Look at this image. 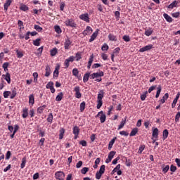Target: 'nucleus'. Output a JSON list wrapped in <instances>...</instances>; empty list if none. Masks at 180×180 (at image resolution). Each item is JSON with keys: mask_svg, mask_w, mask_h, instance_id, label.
Here are the masks:
<instances>
[{"mask_svg": "<svg viewBox=\"0 0 180 180\" xmlns=\"http://www.w3.org/2000/svg\"><path fill=\"white\" fill-rule=\"evenodd\" d=\"M58 70H60V66H56V68L53 72V78L58 77V74H60V72H58Z\"/></svg>", "mask_w": 180, "mask_h": 180, "instance_id": "32", "label": "nucleus"}, {"mask_svg": "<svg viewBox=\"0 0 180 180\" xmlns=\"http://www.w3.org/2000/svg\"><path fill=\"white\" fill-rule=\"evenodd\" d=\"M11 91H6L4 92L3 95H4V98H9V95H11Z\"/></svg>", "mask_w": 180, "mask_h": 180, "instance_id": "58", "label": "nucleus"}, {"mask_svg": "<svg viewBox=\"0 0 180 180\" xmlns=\"http://www.w3.org/2000/svg\"><path fill=\"white\" fill-rule=\"evenodd\" d=\"M18 27H20V28H19V29H20V32L22 31V29H25V27H23V21L19 20L18 21Z\"/></svg>", "mask_w": 180, "mask_h": 180, "instance_id": "40", "label": "nucleus"}, {"mask_svg": "<svg viewBox=\"0 0 180 180\" xmlns=\"http://www.w3.org/2000/svg\"><path fill=\"white\" fill-rule=\"evenodd\" d=\"M53 86H54V83L53 82H49L46 84V89H51V88H53Z\"/></svg>", "mask_w": 180, "mask_h": 180, "instance_id": "50", "label": "nucleus"}, {"mask_svg": "<svg viewBox=\"0 0 180 180\" xmlns=\"http://www.w3.org/2000/svg\"><path fill=\"white\" fill-rule=\"evenodd\" d=\"M11 4H12V0L6 1V3L4 4V11H8V8L11 6Z\"/></svg>", "mask_w": 180, "mask_h": 180, "instance_id": "21", "label": "nucleus"}, {"mask_svg": "<svg viewBox=\"0 0 180 180\" xmlns=\"http://www.w3.org/2000/svg\"><path fill=\"white\" fill-rule=\"evenodd\" d=\"M97 109H101L102 108V105H103V102L101 100H97Z\"/></svg>", "mask_w": 180, "mask_h": 180, "instance_id": "57", "label": "nucleus"}, {"mask_svg": "<svg viewBox=\"0 0 180 180\" xmlns=\"http://www.w3.org/2000/svg\"><path fill=\"white\" fill-rule=\"evenodd\" d=\"M28 112H29V108H25L22 109V117H23V119H26V117H27V116H29Z\"/></svg>", "mask_w": 180, "mask_h": 180, "instance_id": "15", "label": "nucleus"}, {"mask_svg": "<svg viewBox=\"0 0 180 180\" xmlns=\"http://www.w3.org/2000/svg\"><path fill=\"white\" fill-rule=\"evenodd\" d=\"M153 49V44L147 45L144 47H142L139 49L140 53H144V51H148Z\"/></svg>", "mask_w": 180, "mask_h": 180, "instance_id": "9", "label": "nucleus"}, {"mask_svg": "<svg viewBox=\"0 0 180 180\" xmlns=\"http://www.w3.org/2000/svg\"><path fill=\"white\" fill-rule=\"evenodd\" d=\"M168 98H169V94H168V93H166V94L163 96L162 98L160 99V103H162V105L163 103H165V101H167V99H168Z\"/></svg>", "mask_w": 180, "mask_h": 180, "instance_id": "22", "label": "nucleus"}, {"mask_svg": "<svg viewBox=\"0 0 180 180\" xmlns=\"http://www.w3.org/2000/svg\"><path fill=\"white\" fill-rule=\"evenodd\" d=\"M88 171H89V168L88 167H83L82 169H81V172L83 175H85V174H86V172H88Z\"/></svg>", "mask_w": 180, "mask_h": 180, "instance_id": "54", "label": "nucleus"}, {"mask_svg": "<svg viewBox=\"0 0 180 180\" xmlns=\"http://www.w3.org/2000/svg\"><path fill=\"white\" fill-rule=\"evenodd\" d=\"M168 171H169V165H166V166L163 165L162 166V172H164V174H167L168 172Z\"/></svg>", "mask_w": 180, "mask_h": 180, "instance_id": "45", "label": "nucleus"}, {"mask_svg": "<svg viewBox=\"0 0 180 180\" xmlns=\"http://www.w3.org/2000/svg\"><path fill=\"white\" fill-rule=\"evenodd\" d=\"M99 116L101 123H105V122H106V115L103 114V111H100L98 112V114L96 115V117H99Z\"/></svg>", "mask_w": 180, "mask_h": 180, "instance_id": "3", "label": "nucleus"}, {"mask_svg": "<svg viewBox=\"0 0 180 180\" xmlns=\"http://www.w3.org/2000/svg\"><path fill=\"white\" fill-rule=\"evenodd\" d=\"M71 43L72 42L69 38L65 40V43H64L65 50H70V48L71 47Z\"/></svg>", "mask_w": 180, "mask_h": 180, "instance_id": "11", "label": "nucleus"}, {"mask_svg": "<svg viewBox=\"0 0 180 180\" xmlns=\"http://www.w3.org/2000/svg\"><path fill=\"white\" fill-rule=\"evenodd\" d=\"M168 134H169V133L168 132V129H165L163 131V134H162L163 140H167V139L168 138Z\"/></svg>", "mask_w": 180, "mask_h": 180, "instance_id": "35", "label": "nucleus"}, {"mask_svg": "<svg viewBox=\"0 0 180 180\" xmlns=\"http://www.w3.org/2000/svg\"><path fill=\"white\" fill-rule=\"evenodd\" d=\"M105 165H101L98 172H100V173H101L103 174H105Z\"/></svg>", "mask_w": 180, "mask_h": 180, "instance_id": "59", "label": "nucleus"}, {"mask_svg": "<svg viewBox=\"0 0 180 180\" xmlns=\"http://www.w3.org/2000/svg\"><path fill=\"white\" fill-rule=\"evenodd\" d=\"M65 176V174L61 171L56 172L55 174V178L56 179H58V180H64Z\"/></svg>", "mask_w": 180, "mask_h": 180, "instance_id": "7", "label": "nucleus"}, {"mask_svg": "<svg viewBox=\"0 0 180 180\" xmlns=\"http://www.w3.org/2000/svg\"><path fill=\"white\" fill-rule=\"evenodd\" d=\"M43 49H44V46H41L37 49V53H36V56H37V57L41 56V54L43 53Z\"/></svg>", "mask_w": 180, "mask_h": 180, "instance_id": "36", "label": "nucleus"}, {"mask_svg": "<svg viewBox=\"0 0 180 180\" xmlns=\"http://www.w3.org/2000/svg\"><path fill=\"white\" fill-rule=\"evenodd\" d=\"M51 75V68H50V65H47L45 68V77H49Z\"/></svg>", "mask_w": 180, "mask_h": 180, "instance_id": "12", "label": "nucleus"}, {"mask_svg": "<svg viewBox=\"0 0 180 180\" xmlns=\"http://www.w3.org/2000/svg\"><path fill=\"white\" fill-rule=\"evenodd\" d=\"M147 94H148V91H145L143 94L141 95V101H146V98H147Z\"/></svg>", "mask_w": 180, "mask_h": 180, "instance_id": "56", "label": "nucleus"}, {"mask_svg": "<svg viewBox=\"0 0 180 180\" xmlns=\"http://www.w3.org/2000/svg\"><path fill=\"white\" fill-rule=\"evenodd\" d=\"M46 120H47L48 123H50V124H51V123H53V113L50 112Z\"/></svg>", "mask_w": 180, "mask_h": 180, "instance_id": "34", "label": "nucleus"}, {"mask_svg": "<svg viewBox=\"0 0 180 180\" xmlns=\"http://www.w3.org/2000/svg\"><path fill=\"white\" fill-rule=\"evenodd\" d=\"M102 175H103L102 173L97 172L96 173V179H101V178H102Z\"/></svg>", "mask_w": 180, "mask_h": 180, "instance_id": "60", "label": "nucleus"}, {"mask_svg": "<svg viewBox=\"0 0 180 180\" xmlns=\"http://www.w3.org/2000/svg\"><path fill=\"white\" fill-rule=\"evenodd\" d=\"M40 41H41V39H40V38H38V39L34 40L33 41L34 46H40Z\"/></svg>", "mask_w": 180, "mask_h": 180, "instance_id": "39", "label": "nucleus"}, {"mask_svg": "<svg viewBox=\"0 0 180 180\" xmlns=\"http://www.w3.org/2000/svg\"><path fill=\"white\" fill-rule=\"evenodd\" d=\"M104 95H105V91L103 90H100L97 96V101H102V99H103Z\"/></svg>", "mask_w": 180, "mask_h": 180, "instance_id": "19", "label": "nucleus"}, {"mask_svg": "<svg viewBox=\"0 0 180 180\" xmlns=\"http://www.w3.org/2000/svg\"><path fill=\"white\" fill-rule=\"evenodd\" d=\"M115 155H116V152L111 151L109 153L108 158L112 160H113V157H115Z\"/></svg>", "mask_w": 180, "mask_h": 180, "instance_id": "43", "label": "nucleus"}, {"mask_svg": "<svg viewBox=\"0 0 180 180\" xmlns=\"http://www.w3.org/2000/svg\"><path fill=\"white\" fill-rule=\"evenodd\" d=\"M2 77L4 78L5 81L7 82V84H11V74L9 72H6V75H3Z\"/></svg>", "mask_w": 180, "mask_h": 180, "instance_id": "14", "label": "nucleus"}, {"mask_svg": "<svg viewBox=\"0 0 180 180\" xmlns=\"http://www.w3.org/2000/svg\"><path fill=\"white\" fill-rule=\"evenodd\" d=\"M34 29L37 30V32H41V30H43V28L37 25H34Z\"/></svg>", "mask_w": 180, "mask_h": 180, "instance_id": "64", "label": "nucleus"}, {"mask_svg": "<svg viewBox=\"0 0 180 180\" xmlns=\"http://www.w3.org/2000/svg\"><path fill=\"white\" fill-rule=\"evenodd\" d=\"M161 86H158L157 87V92H156V95H155V98H160V94H161Z\"/></svg>", "mask_w": 180, "mask_h": 180, "instance_id": "38", "label": "nucleus"}, {"mask_svg": "<svg viewBox=\"0 0 180 180\" xmlns=\"http://www.w3.org/2000/svg\"><path fill=\"white\" fill-rule=\"evenodd\" d=\"M122 39L124 41H130V37L129 35H124Z\"/></svg>", "mask_w": 180, "mask_h": 180, "instance_id": "62", "label": "nucleus"}, {"mask_svg": "<svg viewBox=\"0 0 180 180\" xmlns=\"http://www.w3.org/2000/svg\"><path fill=\"white\" fill-rule=\"evenodd\" d=\"M29 103L30 105H32V106L34 105V96H33V94L29 96Z\"/></svg>", "mask_w": 180, "mask_h": 180, "instance_id": "29", "label": "nucleus"}, {"mask_svg": "<svg viewBox=\"0 0 180 180\" xmlns=\"http://www.w3.org/2000/svg\"><path fill=\"white\" fill-rule=\"evenodd\" d=\"M25 166H26V158H23L22 159V162H21V165H20V168L22 169H23V168H25Z\"/></svg>", "mask_w": 180, "mask_h": 180, "instance_id": "46", "label": "nucleus"}, {"mask_svg": "<svg viewBox=\"0 0 180 180\" xmlns=\"http://www.w3.org/2000/svg\"><path fill=\"white\" fill-rule=\"evenodd\" d=\"M144 148H146L145 145H141L139 146V150H138V154H141L143 151H144Z\"/></svg>", "mask_w": 180, "mask_h": 180, "instance_id": "49", "label": "nucleus"}, {"mask_svg": "<svg viewBox=\"0 0 180 180\" xmlns=\"http://www.w3.org/2000/svg\"><path fill=\"white\" fill-rule=\"evenodd\" d=\"M120 169V164L117 165L112 171L111 174L112 175H113V174H115V172H117V171Z\"/></svg>", "mask_w": 180, "mask_h": 180, "instance_id": "51", "label": "nucleus"}, {"mask_svg": "<svg viewBox=\"0 0 180 180\" xmlns=\"http://www.w3.org/2000/svg\"><path fill=\"white\" fill-rule=\"evenodd\" d=\"M179 119H180V112H178L175 116L176 123H178L179 122Z\"/></svg>", "mask_w": 180, "mask_h": 180, "instance_id": "63", "label": "nucleus"}, {"mask_svg": "<svg viewBox=\"0 0 180 180\" xmlns=\"http://www.w3.org/2000/svg\"><path fill=\"white\" fill-rule=\"evenodd\" d=\"M72 133L73 134H79V127L77 126L74 127Z\"/></svg>", "mask_w": 180, "mask_h": 180, "instance_id": "41", "label": "nucleus"}, {"mask_svg": "<svg viewBox=\"0 0 180 180\" xmlns=\"http://www.w3.org/2000/svg\"><path fill=\"white\" fill-rule=\"evenodd\" d=\"M20 10L23 11V12H26V11H29V7L25 4L20 6Z\"/></svg>", "mask_w": 180, "mask_h": 180, "instance_id": "52", "label": "nucleus"}, {"mask_svg": "<svg viewBox=\"0 0 180 180\" xmlns=\"http://www.w3.org/2000/svg\"><path fill=\"white\" fill-rule=\"evenodd\" d=\"M179 96H180V92H178L172 103V108H175V106H176V103H178V99H179Z\"/></svg>", "mask_w": 180, "mask_h": 180, "instance_id": "13", "label": "nucleus"}, {"mask_svg": "<svg viewBox=\"0 0 180 180\" xmlns=\"http://www.w3.org/2000/svg\"><path fill=\"white\" fill-rule=\"evenodd\" d=\"M46 108H47V105H43L42 106L39 107L37 108V113H39V115H41L44 109H46Z\"/></svg>", "mask_w": 180, "mask_h": 180, "instance_id": "26", "label": "nucleus"}, {"mask_svg": "<svg viewBox=\"0 0 180 180\" xmlns=\"http://www.w3.org/2000/svg\"><path fill=\"white\" fill-rule=\"evenodd\" d=\"M75 58H76V61H79L82 58V52L76 53Z\"/></svg>", "mask_w": 180, "mask_h": 180, "instance_id": "31", "label": "nucleus"}, {"mask_svg": "<svg viewBox=\"0 0 180 180\" xmlns=\"http://www.w3.org/2000/svg\"><path fill=\"white\" fill-rule=\"evenodd\" d=\"M127 117H125L124 119H122L120 125L118 126L117 130H121V129H123V127H124V124H126V120H127Z\"/></svg>", "mask_w": 180, "mask_h": 180, "instance_id": "17", "label": "nucleus"}, {"mask_svg": "<svg viewBox=\"0 0 180 180\" xmlns=\"http://www.w3.org/2000/svg\"><path fill=\"white\" fill-rule=\"evenodd\" d=\"M85 106H86L85 101H83L80 103V112H84V110H85Z\"/></svg>", "mask_w": 180, "mask_h": 180, "instance_id": "47", "label": "nucleus"}, {"mask_svg": "<svg viewBox=\"0 0 180 180\" xmlns=\"http://www.w3.org/2000/svg\"><path fill=\"white\" fill-rule=\"evenodd\" d=\"M78 74H79V71H78L77 68H74L72 70V75H74L75 77H78Z\"/></svg>", "mask_w": 180, "mask_h": 180, "instance_id": "55", "label": "nucleus"}, {"mask_svg": "<svg viewBox=\"0 0 180 180\" xmlns=\"http://www.w3.org/2000/svg\"><path fill=\"white\" fill-rule=\"evenodd\" d=\"M151 34H153V29L149 28L148 30L145 31V35L146 36H151Z\"/></svg>", "mask_w": 180, "mask_h": 180, "instance_id": "42", "label": "nucleus"}, {"mask_svg": "<svg viewBox=\"0 0 180 180\" xmlns=\"http://www.w3.org/2000/svg\"><path fill=\"white\" fill-rule=\"evenodd\" d=\"M79 18V19H81V20H84V22H86V23H89L90 22L89 15L88 14V13L81 14Z\"/></svg>", "mask_w": 180, "mask_h": 180, "instance_id": "5", "label": "nucleus"}, {"mask_svg": "<svg viewBox=\"0 0 180 180\" xmlns=\"http://www.w3.org/2000/svg\"><path fill=\"white\" fill-rule=\"evenodd\" d=\"M63 96H64V94H63V92L59 93L56 98V102H61Z\"/></svg>", "mask_w": 180, "mask_h": 180, "instance_id": "24", "label": "nucleus"}, {"mask_svg": "<svg viewBox=\"0 0 180 180\" xmlns=\"http://www.w3.org/2000/svg\"><path fill=\"white\" fill-rule=\"evenodd\" d=\"M102 51H108L109 50V46L106 43L103 44L101 47Z\"/></svg>", "mask_w": 180, "mask_h": 180, "instance_id": "44", "label": "nucleus"}, {"mask_svg": "<svg viewBox=\"0 0 180 180\" xmlns=\"http://www.w3.org/2000/svg\"><path fill=\"white\" fill-rule=\"evenodd\" d=\"M137 133H139V128H134L131 133L129 134L130 137H133L134 136H136V134H137Z\"/></svg>", "mask_w": 180, "mask_h": 180, "instance_id": "28", "label": "nucleus"}, {"mask_svg": "<svg viewBox=\"0 0 180 180\" xmlns=\"http://www.w3.org/2000/svg\"><path fill=\"white\" fill-rule=\"evenodd\" d=\"M163 17L167 20V22H169V23H171V22H172V18H171V16H169L168 14L164 13Z\"/></svg>", "mask_w": 180, "mask_h": 180, "instance_id": "30", "label": "nucleus"}, {"mask_svg": "<svg viewBox=\"0 0 180 180\" xmlns=\"http://www.w3.org/2000/svg\"><path fill=\"white\" fill-rule=\"evenodd\" d=\"M57 53H58V49L57 48H53L50 51V54L51 57H54L57 55Z\"/></svg>", "mask_w": 180, "mask_h": 180, "instance_id": "27", "label": "nucleus"}, {"mask_svg": "<svg viewBox=\"0 0 180 180\" xmlns=\"http://www.w3.org/2000/svg\"><path fill=\"white\" fill-rule=\"evenodd\" d=\"M65 24L67 26H70V27H77V24L75 23V21L72 19H68L65 21Z\"/></svg>", "mask_w": 180, "mask_h": 180, "instance_id": "6", "label": "nucleus"}, {"mask_svg": "<svg viewBox=\"0 0 180 180\" xmlns=\"http://www.w3.org/2000/svg\"><path fill=\"white\" fill-rule=\"evenodd\" d=\"M93 32L92 27L90 26H87L86 29L83 31L84 36H88L89 34H91Z\"/></svg>", "mask_w": 180, "mask_h": 180, "instance_id": "8", "label": "nucleus"}, {"mask_svg": "<svg viewBox=\"0 0 180 180\" xmlns=\"http://www.w3.org/2000/svg\"><path fill=\"white\" fill-rule=\"evenodd\" d=\"M89 77H91V73L86 72V74H84L83 77V82H88Z\"/></svg>", "mask_w": 180, "mask_h": 180, "instance_id": "23", "label": "nucleus"}, {"mask_svg": "<svg viewBox=\"0 0 180 180\" xmlns=\"http://www.w3.org/2000/svg\"><path fill=\"white\" fill-rule=\"evenodd\" d=\"M75 60V57L74 56H71L67 58L64 62L65 68H68L70 67V63H74Z\"/></svg>", "mask_w": 180, "mask_h": 180, "instance_id": "2", "label": "nucleus"}, {"mask_svg": "<svg viewBox=\"0 0 180 180\" xmlns=\"http://www.w3.org/2000/svg\"><path fill=\"white\" fill-rule=\"evenodd\" d=\"M99 33V29H97L91 36V38L89 39V42L92 43V41H94V40H95V39H96V37H98V34Z\"/></svg>", "mask_w": 180, "mask_h": 180, "instance_id": "10", "label": "nucleus"}, {"mask_svg": "<svg viewBox=\"0 0 180 180\" xmlns=\"http://www.w3.org/2000/svg\"><path fill=\"white\" fill-rule=\"evenodd\" d=\"M73 92H75V96L77 99H81V98H82V94H81V88L79 86H76L73 89Z\"/></svg>", "mask_w": 180, "mask_h": 180, "instance_id": "1", "label": "nucleus"}, {"mask_svg": "<svg viewBox=\"0 0 180 180\" xmlns=\"http://www.w3.org/2000/svg\"><path fill=\"white\" fill-rule=\"evenodd\" d=\"M55 29V32H56V33H58V34H60V33H61V28L60 27V26L56 25L54 27Z\"/></svg>", "mask_w": 180, "mask_h": 180, "instance_id": "53", "label": "nucleus"}, {"mask_svg": "<svg viewBox=\"0 0 180 180\" xmlns=\"http://www.w3.org/2000/svg\"><path fill=\"white\" fill-rule=\"evenodd\" d=\"M152 137L154 139H158V128L153 129Z\"/></svg>", "mask_w": 180, "mask_h": 180, "instance_id": "18", "label": "nucleus"}, {"mask_svg": "<svg viewBox=\"0 0 180 180\" xmlns=\"http://www.w3.org/2000/svg\"><path fill=\"white\" fill-rule=\"evenodd\" d=\"M16 95H17L16 89H12L11 92L10 99H14L15 96H16Z\"/></svg>", "mask_w": 180, "mask_h": 180, "instance_id": "33", "label": "nucleus"}, {"mask_svg": "<svg viewBox=\"0 0 180 180\" xmlns=\"http://www.w3.org/2000/svg\"><path fill=\"white\" fill-rule=\"evenodd\" d=\"M176 5H178V1L176 0H174L172 3H171L168 6L169 9H174V8H176Z\"/></svg>", "mask_w": 180, "mask_h": 180, "instance_id": "25", "label": "nucleus"}, {"mask_svg": "<svg viewBox=\"0 0 180 180\" xmlns=\"http://www.w3.org/2000/svg\"><path fill=\"white\" fill-rule=\"evenodd\" d=\"M16 54H17L18 58H22V57H23V51H22L17 50Z\"/></svg>", "mask_w": 180, "mask_h": 180, "instance_id": "48", "label": "nucleus"}, {"mask_svg": "<svg viewBox=\"0 0 180 180\" xmlns=\"http://www.w3.org/2000/svg\"><path fill=\"white\" fill-rule=\"evenodd\" d=\"M64 133H65V129H64V128H60L59 130V140H63V139H64Z\"/></svg>", "mask_w": 180, "mask_h": 180, "instance_id": "20", "label": "nucleus"}, {"mask_svg": "<svg viewBox=\"0 0 180 180\" xmlns=\"http://www.w3.org/2000/svg\"><path fill=\"white\" fill-rule=\"evenodd\" d=\"M116 140V137L112 139L108 144V150H112V147H113V144H115V141Z\"/></svg>", "mask_w": 180, "mask_h": 180, "instance_id": "37", "label": "nucleus"}, {"mask_svg": "<svg viewBox=\"0 0 180 180\" xmlns=\"http://www.w3.org/2000/svg\"><path fill=\"white\" fill-rule=\"evenodd\" d=\"M103 75H105V73L102 71L99 72H94L90 75V79H95V78L98 79L100 77H103Z\"/></svg>", "mask_w": 180, "mask_h": 180, "instance_id": "4", "label": "nucleus"}, {"mask_svg": "<svg viewBox=\"0 0 180 180\" xmlns=\"http://www.w3.org/2000/svg\"><path fill=\"white\" fill-rule=\"evenodd\" d=\"M102 64L100 63H94L92 66L91 68L93 69H96V68H99V67H102Z\"/></svg>", "mask_w": 180, "mask_h": 180, "instance_id": "61", "label": "nucleus"}, {"mask_svg": "<svg viewBox=\"0 0 180 180\" xmlns=\"http://www.w3.org/2000/svg\"><path fill=\"white\" fill-rule=\"evenodd\" d=\"M108 37L110 41H117V37L113 34H109Z\"/></svg>", "mask_w": 180, "mask_h": 180, "instance_id": "16", "label": "nucleus"}]
</instances>
